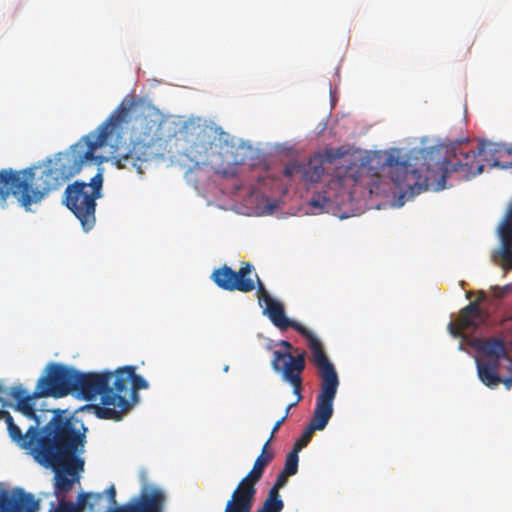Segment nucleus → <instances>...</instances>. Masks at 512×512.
I'll use <instances>...</instances> for the list:
<instances>
[{
	"instance_id": "1",
	"label": "nucleus",
	"mask_w": 512,
	"mask_h": 512,
	"mask_svg": "<svg viewBox=\"0 0 512 512\" xmlns=\"http://www.w3.org/2000/svg\"><path fill=\"white\" fill-rule=\"evenodd\" d=\"M122 102L111 115L94 131L82 137L69 150L60 152L53 159L41 165L31 166L20 171L4 169L0 171V198L5 200L10 194L27 211L32 204L41 202L51 191L59 189L66 181L78 174L82 167L96 161L98 148L112 145L131 120V106Z\"/></svg>"
},
{
	"instance_id": "2",
	"label": "nucleus",
	"mask_w": 512,
	"mask_h": 512,
	"mask_svg": "<svg viewBox=\"0 0 512 512\" xmlns=\"http://www.w3.org/2000/svg\"><path fill=\"white\" fill-rule=\"evenodd\" d=\"M488 155L493 156V166L512 169V147L485 141L479 142L477 149L454 148L450 158L444 155L441 147L412 149L407 160L399 161L390 155L387 164L396 188L414 195L429 189L443 190L452 173H459L465 180L481 174L483 161L490 160Z\"/></svg>"
},
{
	"instance_id": "3",
	"label": "nucleus",
	"mask_w": 512,
	"mask_h": 512,
	"mask_svg": "<svg viewBox=\"0 0 512 512\" xmlns=\"http://www.w3.org/2000/svg\"><path fill=\"white\" fill-rule=\"evenodd\" d=\"M5 420L12 442L29 450L40 464L57 467L71 458L76 447L83 442V435L75 429L72 416L65 411L53 410L52 419L44 426L45 434L37 438V425H31L23 433L8 411L0 410V420Z\"/></svg>"
},
{
	"instance_id": "4",
	"label": "nucleus",
	"mask_w": 512,
	"mask_h": 512,
	"mask_svg": "<svg viewBox=\"0 0 512 512\" xmlns=\"http://www.w3.org/2000/svg\"><path fill=\"white\" fill-rule=\"evenodd\" d=\"M103 173H97L89 182L76 180L64 191L63 203L80 221L85 231L91 230L96 222V200L102 197Z\"/></svg>"
},
{
	"instance_id": "5",
	"label": "nucleus",
	"mask_w": 512,
	"mask_h": 512,
	"mask_svg": "<svg viewBox=\"0 0 512 512\" xmlns=\"http://www.w3.org/2000/svg\"><path fill=\"white\" fill-rule=\"evenodd\" d=\"M321 379L320 392L309 424L296 440L293 449L301 451L311 441L316 431H322L333 415V403L339 386V378L334 366L318 369Z\"/></svg>"
},
{
	"instance_id": "6",
	"label": "nucleus",
	"mask_w": 512,
	"mask_h": 512,
	"mask_svg": "<svg viewBox=\"0 0 512 512\" xmlns=\"http://www.w3.org/2000/svg\"><path fill=\"white\" fill-rule=\"evenodd\" d=\"M113 375L112 390L115 391V395L124 398L127 407L116 406V408H111L97 405H86V407L93 409L94 414L99 419L119 421L137 402L138 391L148 388V382L142 376L136 374L135 366L130 365L116 369Z\"/></svg>"
},
{
	"instance_id": "7",
	"label": "nucleus",
	"mask_w": 512,
	"mask_h": 512,
	"mask_svg": "<svg viewBox=\"0 0 512 512\" xmlns=\"http://www.w3.org/2000/svg\"><path fill=\"white\" fill-rule=\"evenodd\" d=\"M113 380L114 375L111 371L85 373L77 370L73 396L85 401H92L100 396L101 405H98L99 407L116 408V406H121L125 408L127 404L124 398L115 395V391L112 390Z\"/></svg>"
},
{
	"instance_id": "8",
	"label": "nucleus",
	"mask_w": 512,
	"mask_h": 512,
	"mask_svg": "<svg viewBox=\"0 0 512 512\" xmlns=\"http://www.w3.org/2000/svg\"><path fill=\"white\" fill-rule=\"evenodd\" d=\"M273 458L274 452L270 451V440H267L261 449V453L256 458L252 469L233 491L226 507L244 512L251 511L256 495V484L261 480L266 467L271 463Z\"/></svg>"
},
{
	"instance_id": "9",
	"label": "nucleus",
	"mask_w": 512,
	"mask_h": 512,
	"mask_svg": "<svg viewBox=\"0 0 512 512\" xmlns=\"http://www.w3.org/2000/svg\"><path fill=\"white\" fill-rule=\"evenodd\" d=\"M279 345L284 348V351L275 350L273 352L271 366L275 372L281 375L283 381L292 386L297 401H301L303 398L301 394L302 373L306 367V352L294 349L287 340H281Z\"/></svg>"
},
{
	"instance_id": "10",
	"label": "nucleus",
	"mask_w": 512,
	"mask_h": 512,
	"mask_svg": "<svg viewBox=\"0 0 512 512\" xmlns=\"http://www.w3.org/2000/svg\"><path fill=\"white\" fill-rule=\"evenodd\" d=\"M263 313L268 316L274 326L280 330L293 328L307 340V345L311 351L312 362L317 369L334 366L328 359L321 341L306 327L295 320L289 319L285 314L284 306L277 301L265 306Z\"/></svg>"
},
{
	"instance_id": "11",
	"label": "nucleus",
	"mask_w": 512,
	"mask_h": 512,
	"mask_svg": "<svg viewBox=\"0 0 512 512\" xmlns=\"http://www.w3.org/2000/svg\"><path fill=\"white\" fill-rule=\"evenodd\" d=\"M253 272L254 266L249 262H243L238 271H234L231 267L223 265L212 272L211 279L223 290L249 293L257 288L258 296H261L267 292V290L258 274Z\"/></svg>"
},
{
	"instance_id": "12",
	"label": "nucleus",
	"mask_w": 512,
	"mask_h": 512,
	"mask_svg": "<svg viewBox=\"0 0 512 512\" xmlns=\"http://www.w3.org/2000/svg\"><path fill=\"white\" fill-rule=\"evenodd\" d=\"M77 370L60 363H50L46 367V375L41 376L37 385L41 389L38 395L55 398L73 395Z\"/></svg>"
},
{
	"instance_id": "13",
	"label": "nucleus",
	"mask_w": 512,
	"mask_h": 512,
	"mask_svg": "<svg viewBox=\"0 0 512 512\" xmlns=\"http://www.w3.org/2000/svg\"><path fill=\"white\" fill-rule=\"evenodd\" d=\"M343 155L339 150H327L325 154H315L307 162H291L285 166L284 175L287 177L299 176L306 183H316L324 175L326 163Z\"/></svg>"
},
{
	"instance_id": "14",
	"label": "nucleus",
	"mask_w": 512,
	"mask_h": 512,
	"mask_svg": "<svg viewBox=\"0 0 512 512\" xmlns=\"http://www.w3.org/2000/svg\"><path fill=\"white\" fill-rule=\"evenodd\" d=\"M73 418L75 423V429L79 434L83 435V442L76 447L75 452L72 454L71 458L67 459L63 464L52 468L56 471L55 474V492L56 494H65L69 492L73 486V479H69L65 473L74 475L78 471L83 470L84 461L76 456V453L79 451V448L84 446L85 443V432L86 428L84 424L80 422L78 419ZM46 467H51V465L43 464Z\"/></svg>"
},
{
	"instance_id": "15",
	"label": "nucleus",
	"mask_w": 512,
	"mask_h": 512,
	"mask_svg": "<svg viewBox=\"0 0 512 512\" xmlns=\"http://www.w3.org/2000/svg\"><path fill=\"white\" fill-rule=\"evenodd\" d=\"M39 392H41V389L38 388V385H36L33 393H28L22 385L18 384L12 386L8 390L5 389L3 394L15 400V404L8 402L7 406L13 407L14 410L20 412L28 419L35 421L33 425H37V438L42 437L45 434L44 427L40 429V420L35 409V399L45 397V395H38L37 393Z\"/></svg>"
},
{
	"instance_id": "16",
	"label": "nucleus",
	"mask_w": 512,
	"mask_h": 512,
	"mask_svg": "<svg viewBox=\"0 0 512 512\" xmlns=\"http://www.w3.org/2000/svg\"><path fill=\"white\" fill-rule=\"evenodd\" d=\"M486 297L484 291L479 292V299L470 302L459 312L457 323L450 322L447 326L448 331L453 337H460L464 330H476L484 324L488 318V313L480 307V302Z\"/></svg>"
},
{
	"instance_id": "17",
	"label": "nucleus",
	"mask_w": 512,
	"mask_h": 512,
	"mask_svg": "<svg viewBox=\"0 0 512 512\" xmlns=\"http://www.w3.org/2000/svg\"><path fill=\"white\" fill-rule=\"evenodd\" d=\"M152 138L131 140L129 146L125 148L116 147V164L119 168H136L141 173V165L149 159V149L151 148Z\"/></svg>"
},
{
	"instance_id": "18",
	"label": "nucleus",
	"mask_w": 512,
	"mask_h": 512,
	"mask_svg": "<svg viewBox=\"0 0 512 512\" xmlns=\"http://www.w3.org/2000/svg\"><path fill=\"white\" fill-rule=\"evenodd\" d=\"M39 508V500L21 488L14 489L11 496L6 491L0 493V512H36Z\"/></svg>"
},
{
	"instance_id": "19",
	"label": "nucleus",
	"mask_w": 512,
	"mask_h": 512,
	"mask_svg": "<svg viewBox=\"0 0 512 512\" xmlns=\"http://www.w3.org/2000/svg\"><path fill=\"white\" fill-rule=\"evenodd\" d=\"M164 500V494L160 490H155L151 494L142 493L140 498L132 499L113 512H162Z\"/></svg>"
},
{
	"instance_id": "20",
	"label": "nucleus",
	"mask_w": 512,
	"mask_h": 512,
	"mask_svg": "<svg viewBox=\"0 0 512 512\" xmlns=\"http://www.w3.org/2000/svg\"><path fill=\"white\" fill-rule=\"evenodd\" d=\"M472 347L481 354V359L484 362L500 363L502 359L506 358V349L504 342L499 338H475L472 341Z\"/></svg>"
},
{
	"instance_id": "21",
	"label": "nucleus",
	"mask_w": 512,
	"mask_h": 512,
	"mask_svg": "<svg viewBox=\"0 0 512 512\" xmlns=\"http://www.w3.org/2000/svg\"><path fill=\"white\" fill-rule=\"evenodd\" d=\"M476 366L478 377L484 385L493 389L500 384L501 377L498 374L500 363L484 362L481 359H476Z\"/></svg>"
},
{
	"instance_id": "22",
	"label": "nucleus",
	"mask_w": 512,
	"mask_h": 512,
	"mask_svg": "<svg viewBox=\"0 0 512 512\" xmlns=\"http://www.w3.org/2000/svg\"><path fill=\"white\" fill-rule=\"evenodd\" d=\"M211 143L197 137V140L186 150V155L195 166L205 164L209 159Z\"/></svg>"
},
{
	"instance_id": "23",
	"label": "nucleus",
	"mask_w": 512,
	"mask_h": 512,
	"mask_svg": "<svg viewBox=\"0 0 512 512\" xmlns=\"http://www.w3.org/2000/svg\"><path fill=\"white\" fill-rule=\"evenodd\" d=\"M94 497L96 501L99 499L98 495L91 493H80L77 497V503L62 501L56 512H84L86 510L87 497Z\"/></svg>"
},
{
	"instance_id": "24",
	"label": "nucleus",
	"mask_w": 512,
	"mask_h": 512,
	"mask_svg": "<svg viewBox=\"0 0 512 512\" xmlns=\"http://www.w3.org/2000/svg\"><path fill=\"white\" fill-rule=\"evenodd\" d=\"M284 508V503L280 494L268 492L262 507L256 512H281Z\"/></svg>"
},
{
	"instance_id": "25",
	"label": "nucleus",
	"mask_w": 512,
	"mask_h": 512,
	"mask_svg": "<svg viewBox=\"0 0 512 512\" xmlns=\"http://www.w3.org/2000/svg\"><path fill=\"white\" fill-rule=\"evenodd\" d=\"M501 243L512 242V206L508 209L504 220L499 227Z\"/></svg>"
},
{
	"instance_id": "26",
	"label": "nucleus",
	"mask_w": 512,
	"mask_h": 512,
	"mask_svg": "<svg viewBox=\"0 0 512 512\" xmlns=\"http://www.w3.org/2000/svg\"><path fill=\"white\" fill-rule=\"evenodd\" d=\"M498 255L501 258L503 270H512V242L501 243Z\"/></svg>"
},
{
	"instance_id": "27",
	"label": "nucleus",
	"mask_w": 512,
	"mask_h": 512,
	"mask_svg": "<svg viewBox=\"0 0 512 512\" xmlns=\"http://www.w3.org/2000/svg\"><path fill=\"white\" fill-rule=\"evenodd\" d=\"M299 451L292 448V450L286 455L284 468L281 470L286 475H295L298 471Z\"/></svg>"
},
{
	"instance_id": "28",
	"label": "nucleus",
	"mask_w": 512,
	"mask_h": 512,
	"mask_svg": "<svg viewBox=\"0 0 512 512\" xmlns=\"http://www.w3.org/2000/svg\"><path fill=\"white\" fill-rule=\"evenodd\" d=\"M310 205L313 208L318 209L320 212H322L329 208L330 201L327 197H325V196L321 197L318 195L317 197H313L310 200Z\"/></svg>"
},
{
	"instance_id": "29",
	"label": "nucleus",
	"mask_w": 512,
	"mask_h": 512,
	"mask_svg": "<svg viewBox=\"0 0 512 512\" xmlns=\"http://www.w3.org/2000/svg\"><path fill=\"white\" fill-rule=\"evenodd\" d=\"M289 476L290 475H286L285 472L280 471L276 477L274 485L270 488L269 492L279 494V490L286 485Z\"/></svg>"
},
{
	"instance_id": "30",
	"label": "nucleus",
	"mask_w": 512,
	"mask_h": 512,
	"mask_svg": "<svg viewBox=\"0 0 512 512\" xmlns=\"http://www.w3.org/2000/svg\"><path fill=\"white\" fill-rule=\"evenodd\" d=\"M92 495H98L99 496V499L96 501V499L94 497H87V504H86V509H88L89 511H94V508L96 505H98L101 500H102V494L101 493H93V492H90Z\"/></svg>"
},
{
	"instance_id": "31",
	"label": "nucleus",
	"mask_w": 512,
	"mask_h": 512,
	"mask_svg": "<svg viewBox=\"0 0 512 512\" xmlns=\"http://www.w3.org/2000/svg\"><path fill=\"white\" fill-rule=\"evenodd\" d=\"M285 421H286V416H283L281 419L276 421V423L274 424V426L272 428L271 435L268 439V440H270V443L272 442L275 433L280 429V427L284 424Z\"/></svg>"
},
{
	"instance_id": "32",
	"label": "nucleus",
	"mask_w": 512,
	"mask_h": 512,
	"mask_svg": "<svg viewBox=\"0 0 512 512\" xmlns=\"http://www.w3.org/2000/svg\"><path fill=\"white\" fill-rule=\"evenodd\" d=\"M106 495L109 499V502L112 504V505H115L116 504V489H115V486L114 485H111L107 490H106Z\"/></svg>"
},
{
	"instance_id": "33",
	"label": "nucleus",
	"mask_w": 512,
	"mask_h": 512,
	"mask_svg": "<svg viewBox=\"0 0 512 512\" xmlns=\"http://www.w3.org/2000/svg\"><path fill=\"white\" fill-rule=\"evenodd\" d=\"M259 302H264L265 306H269L271 303L277 302V300L273 299L268 292H265L259 296Z\"/></svg>"
},
{
	"instance_id": "34",
	"label": "nucleus",
	"mask_w": 512,
	"mask_h": 512,
	"mask_svg": "<svg viewBox=\"0 0 512 512\" xmlns=\"http://www.w3.org/2000/svg\"><path fill=\"white\" fill-rule=\"evenodd\" d=\"M500 383H503L504 386L506 387V389H511L512 388V377L501 378Z\"/></svg>"
},
{
	"instance_id": "35",
	"label": "nucleus",
	"mask_w": 512,
	"mask_h": 512,
	"mask_svg": "<svg viewBox=\"0 0 512 512\" xmlns=\"http://www.w3.org/2000/svg\"><path fill=\"white\" fill-rule=\"evenodd\" d=\"M5 392V388L0 384V403H2L3 406L8 405V401H5L2 397V395Z\"/></svg>"
},
{
	"instance_id": "36",
	"label": "nucleus",
	"mask_w": 512,
	"mask_h": 512,
	"mask_svg": "<svg viewBox=\"0 0 512 512\" xmlns=\"http://www.w3.org/2000/svg\"><path fill=\"white\" fill-rule=\"evenodd\" d=\"M298 402H299V401H297V400H296L294 403L289 404V405L286 407V409H285V414L283 415V416H286V419H287V418H288V416H289L290 409H291L293 406H295Z\"/></svg>"
},
{
	"instance_id": "37",
	"label": "nucleus",
	"mask_w": 512,
	"mask_h": 512,
	"mask_svg": "<svg viewBox=\"0 0 512 512\" xmlns=\"http://www.w3.org/2000/svg\"><path fill=\"white\" fill-rule=\"evenodd\" d=\"M507 289H508L507 287H504V288L502 289L503 291H502L501 293H498L497 295H498L499 297H503V296L505 295V293H506V290H507Z\"/></svg>"
}]
</instances>
